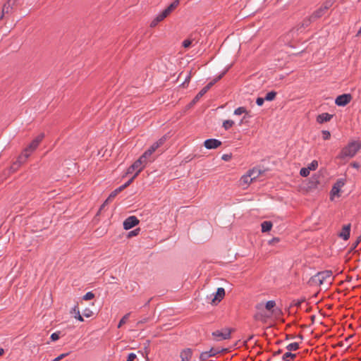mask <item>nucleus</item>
I'll return each mask as SVG.
<instances>
[{
  "mask_svg": "<svg viewBox=\"0 0 361 361\" xmlns=\"http://www.w3.org/2000/svg\"><path fill=\"white\" fill-rule=\"evenodd\" d=\"M44 137V133H41L38 135L31 142L30 144L25 149L23 152L19 156L18 161L13 164L11 166L13 170H16L17 168L23 163H24L26 159L30 157V155L39 146V143L42 142Z\"/></svg>",
  "mask_w": 361,
  "mask_h": 361,
  "instance_id": "nucleus-1",
  "label": "nucleus"
},
{
  "mask_svg": "<svg viewBox=\"0 0 361 361\" xmlns=\"http://www.w3.org/2000/svg\"><path fill=\"white\" fill-rule=\"evenodd\" d=\"M333 280V274L331 271L325 270L318 272L309 280L310 286H322L326 284L329 286Z\"/></svg>",
  "mask_w": 361,
  "mask_h": 361,
  "instance_id": "nucleus-2",
  "label": "nucleus"
},
{
  "mask_svg": "<svg viewBox=\"0 0 361 361\" xmlns=\"http://www.w3.org/2000/svg\"><path fill=\"white\" fill-rule=\"evenodd\" d=\"M361 147V145L357 141H351L341 150L337 158L340 159H346L353 157Z\"/></svg>",
  "mask_w": 361,
  "mask_h": 361,
  "instance_id": "nucleus-3",
  "label": "nucleus"
},
{
  "mask_svg": "<svg viewBox=\"0 0 361 361\" xmlns=\"http://www.w3.org/2000/svg\"><path fill=\"white\" fill-rule=\"evenodd\" d=\"M232 331V329L226 327L214 331L212 333V336L214 341L219 342L229 339Z\"/></svg>",
  "mask_w": 361,
  "mask_h": 361,
  "instance_id": "nucleus-4",
  "label": "nucleus"
},
{
  "mask_svg": "<svg viewBox=\"0 0 361 361\" xmlns=\"http://www.w3.org/2000/svg\"><path fill=\"white\" fill-rule=\"evenodd\" d=\"M16 0H8L3 6L0 20L8 18L16 7Z\"/></svg>",
  "mask_w": 361,
  "mask_h": 361,
  "instance_id": "nucleus-5",
  "label": "nucleus"
},
{
  "mask_svg": "<svg viewBox=\"0 0 361 361\" xmlns=\"http://www.w3.org/2000/svg\"><path fill=\"white\" fill-rule=\"evenodd\" d=\"M146 164L147 163L143 160V158L140 157L128 168L127 173H132L134 171H136L134 175L137 176Z\"/></svg>",
  "mask_w": 361,
  "mask_h": 361,
  "instance_id": "nucleus-6",
  "label": "nucleus"
},
{
  "mask_svg": "<svg viewBox=\"0 0 361 361\" xmlns=\"http://www.w3.org/2000/svg\"><path fill=\"white\" fill-rule=\"evenodd\" d=\"M224 349L212 348L209 350L202 352L200 355V361H208L210 357H215L216 355L223 351Z\"/></svg>",
  "mask_w": 361,
  "mask_h": 361,
  "instance_id": "nucleus-7",
  "label": "nucleus"
},
{
  "mask_svg": "<svg viewBox=\"0 0 361 361\" xmlns=\"http://www.w3.org/2000/svg\"><path fill=\"white\" fill-rule=\"evenodd\" d=\"M224 73L219 75L212 82H209L204 87H203L198 94L195 96L194 99V102L197 101L200 97H202L217 81H219L223 76Z\"/></svg>",
  "mask_w": 361,
  "mask_h": 361,
  "instance_id": "nucleus-8",
  "label": "nucleus"
},
{
  "mask_svg": "<svg viewBox=\"0 0 361 361\" xmlns=\"http://www.w3.org/2000/svg\"><path fill=\"white\" fill-rule=\"evenodd\" d=\"M139 224V220L135 216H130L128 217L123 221V228L125 230H129Z\"/></svg>",
  "mask_w": 361,
  "mask_h": 361,
  "instance_id": "nucleus-9",
  "label": "nucleus"
},
{
  "mask_svg": "<svg viewBox=\"0 0 361 361\" xmlns=\"http://www.w3.org/2000/svg\"><path fill=\"white\" fill-rule=\"evenodd\" d=\"M351 100V95L350 94H343L336 97L335 103L339 106H344L348 104Z\"/></svg>",
  "mask_w": 361,
  "mask_h": 361,
  "instance_id": "nucleus-10",
  "label": "nucleus"
},
{
  "mask_svg": "<svg viewBox=\"0 0 361 361\" xmlns=\"http://www.w3.org/2000/svg\"><path fill=\"white\" fill-rule=\"evenodd\" d=\"M221 145V142L216 139H207L204 142V146L208 149H216Z\"/></svg>",
  "mask_w": 361,
  "mask_h": 361,
  "instance_id": "nucleus-11",
  "label": "nucleus"
},
{
  "mask_svg": "<svg viewBox=\"0 0 361 361\" xmlns=\"http://www.w3.org/2000/svg\"><path fill=\"white\" fill-rule=\"evenodd\" d=\"M350 224L343 226L341 231L338 233V236L344 240H347L350 238Z\"/></svg>",
  "mask_w": 361,
  "mask_h": 361,
  "instance_id": "nucleus-12",
  "label": "nucleus"
},
{
  "mask_svg": "<svg viewBox=\"0 0 361 361\" xmlns=\"http://www.w3.org/2000/svg\"><path fill=\"white\" fill-rule=\"evenodd\" d=\"M315 20H313V18H311V16H309L308 18H306L305 19L303 20L302 24H301V26L300 28H298L296 30H295L294 29L292 30L288 34V35H291L292 37H293L294 34L298 32L301 27H303V28H305L307 27H308L312 22L314 21Z\"/></svg>",
  "mask_w": 361,
  "mask_h": 361,
  "instance_id": "nucleus-13",
  "label": "nucleus"
},
{
  "mask_svg": "<svg viewBox=\"0 0 361 361\" xmlns=\"http://www.w3.org/2000/svg\"><path fill=\"white\" fill-rule=\"evenodd\" d=\"M333 117L332 114H330L329 113H322L317 116V121L319 123H323L324 122L329 121Z\"/></svg>",
  "mask_w": 361,
  "mask_h": 361,
  "instance_id": "nucleus-14",
  "label": "nucleus"
},
{
  "mask_svg": "<svg viewBox=\"0 0 361 361\" xmlns=\"http://www.w3.org/2000/svg\"><path fill=\"white\" fill-rule=\"evenodd\" d=\"M166 140V136H163L158 141L153 143L151 147L148 149L152 153H154L157 149L161 146Z\"/></svg>",
  "mask_w": 361,
  "mask_h": 361,
  "instance_id": "nucleus-15",
  "label": "nucleus"
},
{
  "mask_svg": "<svg viewBox=\"0 0 361 361\" xmlns=\"http://www.w3.org/2000/svg\"><path fill=\"white\" fill-rule=\"evenodd\" d=\"M167 16L164 11L157 15V16L152 20L150 23L151 27H155L159 22L162 21Z\"/></svg>",
  "mask_w": 361,
  "mask_h": 361,
  "instance_id": "nucleus-16",
  "label": "nucleus"
},
{
  "mask_svg": "<svg viewBox=\"0 0 361 361\" xmlns=\"http://www.w3.org/2000/svg\"><path fill=\"white\" fill-rule=\"evenodd\" d=\"M167 16L164 11L157 15V16L152 20L150 23L151 27H155L159 22L162 21Z\"/></svg>",
  "mask_w": 361,
  "mask_h": 361,
  "instance_id": "nucleus-17",
  "label": "nucleus"
},
{
  "mask_svg": "<svg viewBox=\"0 0 361 361\" xmlns=\"http://www.w3.org/2000/svg\"><path fill=\"white\" fill-rule=\"evenodd\" d=\"M167 16L164 11L157 15V16L152 20L150 23L151 27H155L159 22L162 21Z\"/></svg>",
  "mask_w": 361,
  "mask_h": 361,
  "instance_id": "nucleus-18",
  "label": "nucleus"
},
{
  "mask_svg": "<svg viewBox=\"0 0 361 361\" xmlns=\"http://www.w3.org/2000/svg\"><path fill=\"white\" fill-rule=\"evenodd\" d=\"M179 0H175L173 1L167 8H166L163 11L168 16L170 13H171L179 5Z\"/></svg>",
  "mask_w": 361,
  "mask_h": 361,
  "instance_id": "nucleus-19",
  "label": "nucleus"
},
{
  "mask_svg": "<svg viewBox=\"0 0 361 361\" xmlns=\"http://www.w3.org/2000/svg\"><path fill=\"white\" fill-rule=\"evenodd\" d=\"M192 350L190 348H186L180 353L181 361H190L192 357Z\"/></svg>",
  "mask_w": 361,
  "mask_h": 361,
  "instance_id": "nucleus-20",
  "label": "nucleus"
},
{
  "mask_svg": "<svg viewBox=\"0 0 361 361\" xmlns=\"http://www.w3.org/2000/svg\"><path fill=\"white\" fill-rule=\"evenodd\" d=\"M225 296V290L224 288H218L212 301L214 302L216 300L220 302Z\"/></svg>",
  "mask_w": 361,
  "mask_h": 361,
  "instance_id": "nucleus-21",
  "label": "nucleus"
},
{
  "mask_svg": "<svg viewBox=\"0 0 361 361\" xmlns=\"http://www.w3.org/2000/svg\"><path fill=\"white\" fill-rule=\"evenodd\" d=\"M326 12V11L324 9V8L321 6L311 15V18H313V20H317L323 16Z\"/></svg>",
  "mask_w": 361,
  "mask_h": 361,
  "instance_id": "nucleus-22",
  "label": "nucleus"
},
{
  "mask_svg": "<svg viewBox=\"0 0 361 361\" xmlns=\"http://www.w3.org/2000/svg\"><path fill=\"white\" fill-rule=\"evenodd\" d=\"M251 175H249L248 173L245 174V175H243L241 178H240V185L242 186H247L250 183H252L253 180L252 179V178L250 177Z\"/></svg>",
  "mask_w": 361,
  "mask_h": 361,
  "instance_id": "nucleus-23",
  "label": "nucleus"
},
{
  "mask_svg": "<svg viewBox=\"0 0 361 361\" xmlns=\"http://www.w3.org/2000/svg\"><path fill=\"white\" fill-rule=\"evenodd\" d=\"M262 231L263 233L269 231L272 228V223L269 221H263L261 224Z\"/></svg>",
  "mask_w": 361,
  "mask_h": 361,
  "instance_id": "nucleus-24",
  "label": "nucleus"
},
{
  "mask_svg": "<svg viewBox=\"0 0 361 361\" xmlns=\"http://www.w3.org/2000/svg\"><path fill=\"white\" fill-rule=\"evenodd\" d=\"M247 173L249 175H251L250 177L252 178V180H254L257 179L259 177V176L261 173V171L259 169H258L254 168V169L250 170L247 172Z\"/></svg>",
  "mask_w": 361,
  "mask_h": 361,
  "instance_id": "nucleus-25",
  "label": "nucleus"
},
{
  "mask_svg": "<svg viewBox=\"0 0 361 361\" xmlns=\"http://www.w3.org/2000/svg\"><path fill=\"white\" fill-rule=\"evenodd\" d=\"M122 190H123L120 187L114 190L113 192H111L108 198L106 200V202L111 201Z\"/></svg>",
  "mask_w": 361,
  "mask_h": 361,
  "instance_id": "nucleus-26",
  "label": "nucleus"
},
{
  "mask_svg": "<svg viewBox=\"0 0 361 361\" xmlns=\"http://www.w3.org/2000/svg\"><path fill=\"white\" fill-rule=\"evenodd\" d=\"M298 348H299V344L296 342L291 343L286 346V349L289 352L296 350L297 349H298Z\"/></svg>",
  "mask_w": 361,
  "mask_h": 361,
  "instance_id": "nucleus-27",
  "label": "nucleus"
},
{
  "mask_svg": "<svg viewBox=\"0 0 361 361\" xmlns=\"http://www.w3.org/2000/svg\"><path fill=\"white\" fill-rule=\"evenodd\" d=\"M276 95V92L274 91H271L268 92L264 97L265 100L267 101H272L275 99Z\"/></svg>",
  "mask_w": 361,
  "mask_h": 361,
  "instance_id": "nucleus-28",
  "label": "nucleus"
},
{
  "mask_svg": "<svg viewBox=\"0 0 361 361\" xmlns=\"http://www.w3.org/2000/svg\"><path fill=\"white\" fill-rule=\"evenodd\" d=\"M335 1L336 0H326V1L324 2L322 6L326 11L329 8H330L332 6Z\"/></svg>",
  "mask_w": 361,
  "mask_h": 361,
  "instance_id": "nucleus-29",
  "label": "nucleus"
},
{
  "mask_svg": "<svg viewBox=\"0 0 361 361\" xmlns=\"http://www.w3.org/2000/svg\"><path fill=\"white\" fill-rule=\"evenodd\" d=\"M234 121L232 120H226L223 123V127L225 130H228L234 125Z\"/></svg>",
  "mask_w": 361,
  "mask_h": 361,
  "instance_id": "nucleus-30",
  "label": "nucleus"
},
{
  "mask_svg": "<svg viewBox=\"0 0 361 361\" xmlns=\"http://www.w3.org/2000/svg\"><path fill=\"white\" fill-rule=\"evenodd\" d=\"M318 167V161L317 160H313L310 164H308L307 168L308 170L310 171H314Z\"/></svg>",
  "mask_w": 361,
  "mask_h": 361,
  "instance_id": "nucleus-31",
  "label": "nucleus"
},
{
  "mask_svg": "<svg viewBox=\"0 0 361 361\" xmlns=\"http://www.w3.org/2000/svg\"><path fill=\"white\" fill-rule=\"evenodd\" d=\"M130 313H127L120 320L118 324V328H121L123 324H124L125 323H126L127 320L128 319L129 317H130Z\"/></svg>",
  "mask_w": 361,
  "mask_h": 361,
  "instance_id": "nucleus-32",
  "label": "nucleus"
},
{
  "mask_svg": "<svg viewBox=\"0 0 361 361\" xmlns=\"http://www.w3.org/2000/svg\"><path fill=\"white\" fill-rule=\"evenodd\" d=\"M296 356L295 354H293L290 352H287L286 353L283 355V361H288L289 360V358L290 359H293L295 358Z\"/></svg>",
  "mask_w": 361,
  "mask_h": 361,
  "instance_id": "nucleus-33",
  "label": "nucleus"
},
{
  "mask_svg": "<svg viewBox=\"0 0 361 361\" xmlns=\"http://www.w3.org/2000/svg\"><path fill=\"white\" fill-rule=\"evenodd\" d=\"M244 113H247V110L246 108L243 106L238 107L234 111V115L236 116H240Z\"/></svg>",
  "mask_w": 361,
  "mask_h": 361,
  "instance_id": "nucleus-34",
  "label": "nucleus"
},
{
  "mask_svg": "<svg viewBox=\"0 0 361 361\" xmlns=\"http://www.w3.org/2000/svg\"><path fill=\"white\" fill-rule=\"evenodd\" d=\"M255 318L257 320H259V321H262V322H266L267 316L263 314L262 312H259V313L255 314Z\"/></svg>",
  "mask_w": 361,
  "mask_h": 361,
  "instance_id": "nucleus-35",
  "label": "nucleus"
},
{
  "mask_svg": "<svg viewBox=\"0 0 361 361\" xmlns=\"http://www.w3.org/2000/svg\"><path fill=\"white\" fill-rule=\"evenodd\" d=\"M276 305V302L274 300H269L268 302H267V303L265 304V308L270 311L271 310L272 308H274Z\"/></svg>",
  "mask_w": 361,
  "mask_h": 361,
  "instance_id": "nucleus-36",
  "label": "nucleus"
},
{
  "mask_svg": "<svg viewBox=\"0 0 361 361\" xmlns=\"http://www.w3.org/2000/svg\"><path fill=\"white\" fill-rule=\"evenodd\" d=\"M149 150H146L144 154L140 157L141 158H143V160L147 164L148 159L150 157V156L152 154Z\"/></svg>",
  "mask_w": 361,
  "mask_h": 361,
  "instance_id": "nucleus-37",
  "label": "nucleus"
},
{
  "mask_svg": "<svg viewBox=\"0 0 361 361\" xmlns=\"http://www.w3.org/2000/svg\"><path fill=\"white\" fill-rule=\"evenodd\" d=\"M149 150H146L144 154L140 157L141 158H143V160L147 164L148 159L150 157V156L152 154Z\"/></svg>",
  "mask_w": 361,
  "mask_h": 361,
  "instance_id": "nucleus-38",
  "label": "nucleus"
},
{
  "mask_svg": "<svg viewBox=\"0 0 361 361\" xmlns=\"http://www.w3.org/2000/svg\"><path fill=\"white\" fill-rule=\"evenodd\" d=\"M310 171L307 167L302 168L300 171V175L302 177H307L310 175Z\"/></svg>",
  "mask_w": 361,
  "mask_h": 361,
  "instance_id": "nucleus-39",
  "label": "nucleus"
},
{
  "mask_svg": "<svg viewBox=\"0 0 361 361\" xmlns=\"http://www.w3.org/2000/svg\"><path fill=\"white\" fill-rule=\"evenodd\" d=\"M137 176L133 175V176L130 179L128 180L126 183H124L123 185H121L120 188L122 189V190H124L126 188H127L128 185H130V184L133 181V180L136 178Z\"/></svg>",
  "mask_w": 361,
  "mask_h": 361,
  "instance_id": "nucleus-40",
  "label": "nucleus"
},
{
  "mask_svg": "<svg viewBox=\"0 0 361 361\" xmlns=\"http://www.w3.org/2000/svg\"><path fill=\"white\" fill-rule=\"evenodd\" d=\"M94 297V293H92L91 291L87 292L83 297L82 299L85 300H89L93 299Z\"/></svg>",
  "mask_w": 361,
  "mask_h": 361,
  "instance_id": "nucleus-41",
  "label": "nucleus"
},
{
  "mask_svg": "<svg viewBox=\"0 0 361 361\" xmlns=\"http://www.w3.org/2000/svg\"><path fill=\"white\" fill-rule=\"evenodd\" d=\"M322 133L323 135V139L325 140H329L331 137V133L329 130H322Z\"/></svg>",
  "mask_w": 361,
  "mask_h": 361,
  "instance_id": "nucleus-42",
  "label": "nucleus"
},
{
  "mask_svg": "<svg viewBox=\"0 0 361 361\" xmlns=\"http://www.w3.org/2000/svg\"><path fill=\"white\" fill-rule=\"evenodd\" d=\"M339 188H340V185L338 184V185H335L331 190V195H338L339 192Z\"/></svg>",
  "mask_w": 361,
  "mask_h": 361,
  "instance_id": "nucleus-43",
  "label": "nucleus"
},
{
  "mask_svg": "<svg viewBox=\"0 0 361 361\" xmlns=\"http://www.w3.org/2000/svg\"><path fill=\"white\" fill-rule=\"evenodd\" d=\"M51 340L52 341H56L59 338V332H54L51 335L50 337Z\"/></svg>",
  "mask_w": 361,
  "mask_h": 361,
  "instance_id": "nucleus-44",
  "label": "nucleus"
},
{
  "mask_svg": "<svg viewBox=\"0 0 361 361\" xmlns=\"http://www.w3.org/2000/svg\"><path fill=\"white\" fill-rule=\"evenodd\" d=\"M192 42L190 39H185L183 42V47L185 48H188L191 45Z\"/></svg>",
  "mask_w": 361,
  "mask_h": 361,
  "instance_id": "nucleus-45",
  "label": "nucleus"
},
{
  "mask_svg": "<svg viewBox=\"0 0 361 361\" xmlns=\"http://www.w3.org/2000/svg\"><path fill=\"white\" fill-rule=\"evenodd\" d=\"M264 100H265V99H264V98H262V97H258V98L256 99V104H257L258 106H262V105L264 104Z\"/></svg>",
  "mask_w": 361,
  "mask_h": 361,
  "instance_id": "nucleus-46",
  "label": "nucleus"
},
{
  "mask_svg": "<svg viewBox=\"0 0 361 361\" xmlns=\"http://www.w3.org/2000/svg\"><path fill=\"white\" fill-rule=\"evenodd\" d=\"M231 157H232L231 154H226L222 156L221 159L224 161H228L231 160Z\"/></svg>",
  "mask_w": 361,
  "mask_h": 361,
  "instance_id": "nucleus-47",
  "label": "nucleus"
},
{
  "mask_svg": "<svg viewBox=\"0 0 361 361\" xmlns=\"http://www.w3.org/2000/svg\"><path fill=\"white\" fill-rule=\"evenodd\" d=\"M75 317L77 319H78L79 321H80V322H82V321H83V318H82V317L80 315V311H78V312H77V314H75Z\"/></svg>",
  "mask_w": 361,
  "mask_h": 361,
  "instance_id": "nucleus-48",
  "label": "nucleus"
},
{
  "mask_svg": "<svg viewBox=\"0 0 361 361\" xmlns=\"http://www.w3.org/2000/svg\"><path fill=\"white\" fill-rule=\"evenodd\" d=\"M279 241V239L278 238H274L271 240H269V243L270 245H273L276 243H278Z\"/></svg>",
  "mask_w": 361,
  "mask_h": 361,
  "instance_id": "nucleus-49",
  "label": "nucleus"
},
{
  "mask_svg": "<svg viewBox=\"0 0 361 361\" xmlns=\"http://www.w3.org/2000/svg\"><path fill=\"white\" fill-rule=\"evenodd\" d=\"M68 355V353H63V354H61L60 355H59L58 357H56L57 359H59V361L61 360L63 358H64L65 357H66L67 355Z\"/></svg>",
  "mask_w": 361,
  "mask_h": 361,
  "instance_id": "nucleus-50",
  "label": "nucleus"
},
{
  "mask_svg": "<svg viewBox=\"0 0 361 361\" xmlns=\"http://www.w3.org/2000/svg\"><path fill=\"white\" fill-rule=\"evenodd\" d=\"M138 231L137 230H135V231H131L130 233H129V235H137Z\"/></svg>",
  "mask_w": 361,
  "mask_h": 361,
  "instance_id": "nucleus-51",
  "label": "nucleus"
},
{
  "mask_svg": "<svg viewBox=\"0 0 361 361\" xmlns=\"http://www.w3.org/2000/svg\"><path fill=\"white\" fill-rule=\"evenodd\" d=\"M73 311L75 314H77V312H78V311H79V308H78V305L74 306V307L73 308Z\"/></svg>",
  "mask_w": 361,
  "mask_h": 361,
  "instance_id": "nucleus-52",
  "label": "nucleus"
},
{
  "mask_svg": "<svg viewBox=\"0 0 361 361\" xmlns=\"http://www.w3.org/2000/svg\"><path fill=\"white\" fill-rule=\"evenodd\" d=\"M4 353V349L0 348V356L2 355Z\"/></svg>",
  "mask_w": 361,
  "mask_h": 361,
  "instance_id": "nucleus-53",
  "label": "nucleus"
},
{
  "mask_svg": "<svg viewBox=\"0 0 361 361\" xmlns=\"http://www.w3.org/2000/svg\"><path fill=\"white\" fill-rule=\"evenodd\" d=\"M300 304H301V302L298 301V302L295 303V305L298 307V306H300Z\"/></svg>",
  "mask_w": 361,
  "mask_h": 361,
  "instance_id": "nucleus-54",
  "label": "nucleus"
},
{
  "mask_svg": "<svg viewBox=\"0 0 361 361\" xmlns=\"http://www.w3.org/2000/svg\"><path fill=\"white\" fill-rule=\"evenodd\" d=\"M106 206L105 203H103V204L100 207V210L103 209V208Z\"/></svg>",
  "mask_w": 361,
  "mask_h": 361,
  "instance_id": "nucleus-55",
  "label": "nucleus"
},
{
  "mask_svg": "<svg viewBox=\"0 0 361 361\" xmlns=\"http://www.w3.org/2000/svg\"><path fill=\"white\" fill-rule=\"evenodd\" d=\"M353 166H354V167L357 168L359 166H358V164H355H355H353Z\"/></svg>",
  "mask_w": 361,
  "mask_h": 361,
  "instance_id": "nucleus-56",
  "label": "nucleus"
},
{
  "mask_svg": "<svg viewBox=\"0 0 361 361\" xmlns=\"http://www.w3.org/2000/svg\"><path fill=\"white\" fill-rule=\"evenodd\" d=\"M243 123V120H241L239 123V125L240 126Z\"/></svg>",
  "mask_w": 361,
  "mask_h": 361,
  "instance_id": "nucleus-57",
  "label": "nucleus"
},
{
  "mask_svg": "<svg viewBox=\"0 0 361 361\" xmlns=\"http://www.w3.org/2000/svg\"><path fill=\"white\" fill-rule=\"evenodd\" d=\"M262 304L258 305H257V308H259V306H262Z\"/></svg>",
  "mask_w": 361,
  "mask_h": 361,
  "instance_id": "nucleus-58",
  "label": "nucleus"
},
{
  "mask_svg": "<svg viewBox=\"0 0 361 361\" xmlns=\"http://www.w3.org/2000/svg\"><path fill=\"white\" fill-rule=\"evenodd\" d=\"M86 317H90V315L88 314V312H86V314H85Z\"/></svg>",
  "mask_w": 361,
  "mask_h": 361,
  "instance_id": "nucleus-59",
  "label": "nucleus"
},
{
  "mask_svg": "<svg viewBox=\"0 0 361 361\" xmlns=\"http://www.w3.org/2000/svg\"><path fill=\"white\" fill-rule=\"evenodd\" d=\"M86 317H90V315L88 314V312H86V314H85Z\"/></svg>",
  "mask_w": 361,
  "mask_h": 361,
  "instance_id": "nucleus-60",
  "label": "nucleus"
},
{
  "mask_svg": "<svg viewBox=\"0 0 361 361\" xmlns=\"http://www.w3.org/2000/svg\"><path fill=\"white\" fill-rule=\"evenodd\" d=\"M360 33H361V27H360V30L358 31V34H360Z\"/></svg>",
  "mask_w": 361,
  "mask_h": 361,
  "instance_id": "nucleus-61",
  "label": "nucleus"
},
{
  "mask_svg": "<svg viewBox=\"0 0 361 361\" xmlns=\"http://www.w3.org/2000/svg\"><path fill=\"white\" fill-rule=\"evenodd\" d=\"M108 202H106V201H105L104 203H105V204H107V203H108Z\"/></svg>",
  "mask_w": 361,
  "mask_h": 361,
  "instance_id": "nucleus-62",
  "label": "nucleus"
}]
</instances>
